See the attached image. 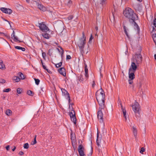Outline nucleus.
Instances as JSON below:
<instances>
[{"label":"nucleus","mask_w":156,"mask_h":156,"mask_svg":"<svg viewBox=\"0 0 156 156\" xmlns=\"http://www.w3.org/2000/svg\"><path fill=\"white\" fill-rule=\"evenodd\" d=\"M124 16L129 20V22L134 24L137 27L138 30H139V27L135 22L137 20L138 17L136 14L134 12L133 10L129 8H126L123 12Z\"/></svg>","instance_id":"obj_1"},{"label":"nucleus","mask_w":156,"mask_h":156,"mask_svg":"<svg viewBox=\"0 0 156 156\" xmlns=\"http://www.w3.org/2000/svg\"><path fill=\"white\" fill-rule=\"evenodd\" d=\"M96 97L100 106V108H105V95L104 91L101 88L96 93Z\"/></svg>","instance_id":"obj_2"},{"label":"nucleus","mask_w":156,"mask_h":156,"mask_svg":"<svg viewBox=\"0 0 156 156\" xmlns=\"http://www.w3.org/2000/svg\"><path fill=\"white\" fill-rule=\"evenodd\" d=\"M82 37L80 39L77 45L79 48L80 52L82 54H83L84 53L83 48L86 43V37L83 32L82 33Z\"/></svg>","instance_id":"obj_3"},{"label":"nucleus","mask_w":156,"mask_h":156,"mask_svg":"<svg viewBox=\"0 0 156 156\" xmlns=\"http://www.w3.org/2000/svg\"><path fill=\"white\" fill-rule=\"evenodd\" d=\"M141 48L139 47L138 51L136 53L134 56L136 58V61L137 64H140L142 62V57L141 54Z\"/></svg>","instance_id":"obj_4"},{"label":"nucleus","mask_w":156,"mask_h":156,"mask_svg":"<svg viewBox=\"0 0 156 156\" xmlns=\"http://www.w3.org/2000/svg\"><path fill=\"white\" fill-rule=\"evenodd\" d=\"M131 106H132L133 110L136 114V116H140V107L139 103L137 102H135L133 105H131Z\"/></svg>","instance_id":"obj_5"},{"label":"nucleus","mask_w":156,"mask_h":156,"mask_svg":"<svg viewBox=\"0 0 156 156\" xmlns=\"http://www.w3.org/2000/svg\"><path fill=\"white\" fill-rule=\"evenodd\" d=\"M108 3L107 0H100L99 2L95 3V5L98 7L102 8L105 7Z\"/></svg>","instance_id":"obj_6"},{"label":"nucleus","mask_w":156,"mask_h":156,"mask_svg":"<svg viewBox=\"0 0 156 156\" xmlns=\"http://www.w3.org/2000/svg\"><path fill=\"white\" fill-rule=\"evenodd\" d=\"M39 28L42 32H47L49 30L48 27L46 26L45 24H44L43 22L39 23Z\"/></svg>","instance_id":"obj_7"},{"label":"nucleus","mask_w":156,"mask_h":156,"mask_svg":"<svg viewBox=\"0 0 156 156\" xmlns=\"http://www.w3.org/2000/svg\"><path fill=\"white\" fill-rule=\"evenodd\" d=\"M100 110L98 111L97 113L98 118L99 119H100V122L101 123H103V114L101 111V108H99Z\"/></svg>","instance_id":"obj_8"},{"label":"nucleus","mask_w":156,"mask_h":156,"mask_svg":"<svg viewBox=\"0 0 156 156\" xmlns=\"http://www.w3.org/2000/svg\"><path fill=\"white\" fill-rule=\"evenodd\" d=\"M84 148L82 144H81L78 147V151L80 156H82L83 155H85L84 152Z\"/></svg>","instance_id":"obj_9"},{"label":"nucleus","mask_w":156,"mask_h":156,"mask_svg":"<svg viewBox=\"0 0 156 156\" xmlns=\"http://www.w3.org/2000/svg\"><path fill=\"white\" fill-rule=\"evenodd\" d=\"M61 91L63 95L67 96V98H66L67 99H68L69 103L70 104V99L69 93L65 89L63 88L61 89Z\"/></svg>","instance_id":"obj_10"},{"label":"nucleus","mask_w":156,"mask_h":156,"mask_svg":"<svg viewBox=\"0 0 156 156\" xmlns=\"http://www.w3.org/2000/svg\"><path fill=\"white\" fill-rule=\"evenodd\" d=\"M1 10L3 13L10 14L12 12V11L10 9L2 7L0 8Z\"/></svg>","instance_id":"obj_11"},{"label":"nucleus","mask_w":156,"mask_h":156,"mask_svg":"<svg viewBox=\"0 0 156 156\" xmlns=\"http://www.w3.org/2000/svg\"><path fill=\"white\" fill-rule=\"evenodd\" d=\"M137 68V66L134 62H132L131 65L129 69V71L135 72Z\"/></svg>","instance_id":"obj_12"},{"label":"nucleus","mask_w":156,"mask_h":156,"mask_svg":"<svg viewBox=\"0 0 156 156\" xmlns=\"http://www.w3.org/2000/svg\"><path fill=\"white\" fill-rule=\"evenodd\" d=\"M65 70V69L64 67L58 69L59 73L64 76H66V75Z\"/></svg>","instance_id":"obj_13"},{"label":"nucleus","mask_w":156,"mask_h":156,"mask_svg":"<svg viewBox=\"0 0 156 156\" xmlns=\"http://www.w3.org/2000/svg\"><path fill=\"white\" fill-rule=\"evenodd\" d=\"M37 6L41 10L43 11H45L46 10V8L42 5L39 3H37Z\"/></svg>","instance_id":"obj_14"},{"label":"nucleus","mask_w":156,"mask_h":156,"mask_svg":"<svg viewBox=\"0 0 156 156\" xmlns=\"http://www.w3.org/2000/svg\"><path fill=\"white\" fill-rule=\"evenodd\" d=\"M135 72L134 71H129V77L130 79L133 80L135 78Z\"/></svg>","instance_id":"obj_15"},{"label":"nucleus","mask_w":156,"mask_h":156,"mask_svg":"<svg viewBox=\"0 0 156 156\" xmlns=\"http://www.w3.org/2000/svg\"><path fill=\"white\" fill-rule=\"evenodd\" d=\"M121 110L122 111L123 113V114L124 116L125 117V121H126L127 120L126 115V111L125 108H124L123 107L121 104H120Z\"/></svg>","instance_id":"obj_16"},{"label":"nucleus","mask_w":156,"mask_h":156,"mask_svg":"<svg viewBox=\"0 0 156 156\" xmlns=\"http://www.w3.org/2000/svg\"><path fill=\"white\" fill-rule=\"evenodd\" d=\"M12 38H13L14 41L16 42H17L19 41V42H21V41H19L18 39V38L15 35V32L14 30L13 31L12 33Z\"/></svg>","instance_id":"obj_17"},{"label":"nucleus","mask_w":156,"mask_h":156,"mask_svg":"<svg viewBox=\"0 0 156 156\" xmlns=\"http://www.w3.org/2000/svg\"><path fill=\"white\" fill-rule=\"evenodd\" d=\"M133 129L132 131L134 135V136L136 139V138L137 137V130L136 129V127L133 126L132 127Z\"/></svg>","instance_id":"obj_18"},{"label":"nucleus","mask_w":156,"mask_h":156,"mask_svg":"<svg viewBox=\"0 0 156 156\" xmlns=\"http://www.w3.org/2000/svg\"><path fill=\"white\" fill-rule=\"evenodd\" d=\"M123 25V30H124V32L127 37L129 39L130 38V37L128 35V33L127 32V31H128V29L125 26L124 24Z\"/></svg>","instance_id":"obj_19"},{"label":"nucleus","mask_w":156,"mask_h":156,"mask_svg":"<svg viewBox=\"0 0 156 156\" xmlns=\"http://www.w3.org/2000/svg\"><path fill=\"white\" fill-rule=\"evenodd\" d=\"M0 69L4 70L5 69V66L2 60L0 59Z\"/></svg>","instance_id":"obj_20"},{"label":"nucleus","mask_w":156,"mask_h":156,"mask_svg":"<svg viewBox=\"0 0 156 156\" xmlns=\"http://www.w3.org/2000/svg\"><path fill=\"white\" fill-rule=\"evenodd\" d=\"M42 35L44 38L47 39H49L50 37V35L46 33H43Z\"/></svg>","instance_id":"obj_21"},{"label":"nucleus","mask_w":156,"mask_h":156,"mask_svg":"<svg viewBox=\"0 0 156 156\" xmlns=\"http://www.w3.org/2000/svg\"><path fill=\"white\" fill-rule=\"evenodd\" d=\"M13 80L15 81V82H18L20 81V79L18 77L14 76L13 77Z\"/></svg>","instance_id":"obj_22"},{"label":"nucleus","mask_w":156,"mask_h":156,"mask_svg":"<svg viewBox=\"0 0 156 156\" xmlns=\"http://www.w3.org/2000/svg\"><path fill=\"white\" fill-rule=\"evenodd\" d=\"M70 118L72 121L75 124H76V116H74L71 117Z\"/></svg>","instance_id":"obj_23"},{"label":"nucleus","mask_w":156,"mask_h":156,"mask_svg":"<svg viewBox=\"0 0 156 156\" xmlns=\"http://www.w3.org/2000/svg\"><path fill=\"white\" fill-rule=\"evenodd\" d=\"M69 115L70 117L75 116V113L74 111L73 110H72L71 112L69 113Z\"/></svg>","instance_id":"obj_24"},{"label":"nucleus","mask_w":156,"mask_h":156,"mask_svg":"<svg viewBox=\"0 0 156 156\" xmlns=\"http://www.w3.org/2000/svg\"><path fill=\"white\" fill-rule=\"evenodd\" d=\"M15 47L16 49L18 50H21L23 51H24L25 50V48H23L20 46H16Z\"/></svg>","instance_id":"obj_25"},{"label":"nucleus","mask_w":156,"mask_h":156,"mask_svg":"<svg viewBox=\"0 0 156 156\" xmlns=\"http://www.w3.org/2000/svg\"><path fill=\"white\" fill-rule=\"evenodd\" d=\"M18 75L20 77V79L23 80L25 78L23 74L21 72H19Z\"/></svg>","instance_id":"obj_26"},{"label":"nucleus","mask_w":156,"mask_h":156,"mask_svg":"<svg viewBox=\"0 0 156 156\" xmlns=\"http://www.w3.org/2000/svg\"><path fill=\"white\" fill-rule=\"evenodd\" d=\"M85 77L87 78L88 77V69L87 68H85Z\"/></svg>","instance_id":"obj_27"},{"label":"nucleus","mask_w":156,"mask_h":156,"mask_svg":"<svg viewBox=\"0 0 156 156\" xmlns=\"http://www.w3.org/2000/svg\"><path fill=\"white\" fill-rule=\"evenodd\" d=\"M11 113L12 111L9 109L7 110L5 112L6 114L8 116H10L11 115Z\"/></svg>","instance_id":"obj_28"},{"label":"nucleus","mask_w":156,"mask_h":156,"mask_svg":"<svg viewBox=\"0 0 156 156\" xmlns=\"http://www.w3.org/2000/svg\"><path fill=\"white\" fill-rule=\"evenodd\" d=\"M75 136L74 134L71 133V139L72 140H74L75 139Z\"/></svg>","instance_id":"obj_29"},{"label":"nucleus","mask_w":156,"mask_h":156,"mask_svg":"<svg viewBox=\"0 0 156 156\" xmlns=\"http://www.w3.org/2000/svg\"><path fill=\"white\" fill-rule=\"evenodd\" d=\"M62 65V62H60L59 63L56 64L55 66L56 68L60 67Z\"/></svg>","instance_id":"obj_30"},{"label":"nucleus","mask_w":156,"mask_h":156,"mask_svg":"<svg viewBox=\"0 0 156 156\" xmlns=\"http://www.w3.org/2000/svg\"><path fill=\"white\" fill-rule=\"evenodd\" d=\"M34 80L35 81V83L36 85H38L40 83V81L39 79L36 78H34Z\"/></svg>","instance_id":"obj_31"},{"label":"nucleus","mask_w":156,"mask_h":156,"mask_svg":"<svg viewBox=\"0 0 156 156\" xmlns=\"http://www.w3.org/2000/svg\"><path fill=\"white\" fill-rule=\"evenodd\" d=\"M152 37L153 41L156 45V34H155L154 35V34H153Z\"/></svg>","instance_id":"obj_32"},{"label":"nucleus","mask_w":156,"mask_h":156,"mask_svg":"<svg viewBox=\"0 0 156 156\" xmlns=\"http://www.w3.org/2000/svg\"><path fill=\"white\" fill-rule=\"evenodd\" d=\"M29 145L28 143L25 144L23 145V147L25 149H28L29 148Z\"/></svg>","instance_id":"obj_33"},{"label":"nucleus","mask_w":156,"mask_h":156,"mask_svg":"<svg viewBox=\"0 0 156 156\" xmlns=\"http://www.w3.org/2000/svg\"><path fill=\"white\" fill-rule=\"evenodd\" d=\"M52 50L51 49H49L48 50V54L50 56H51L52 55Z\"/></svg>","instance_id":"obj_34"},{"label":"nucleus","mask_w":156,"mask_h":156,"mask_svg":"<svg viewBox=\"0 0 156 156\" xmlns=\"http://www.w3.org/2000/svg\"><path fill=\"white\" fill-rule=\"evenodd\" d=\"M11 90V89L10 88H7L6 89H5L3 90V92H8L9 91H10Z\"/></svg>","instance_id":"obj_35"},{"label":"nucleus","mask_w":156,"mask_h":156,"mask_svg":"<svg viewBox=\"0 0 156 156\" xmlns=\"http://www.w3.org/2000/svg\"><path fill=\"white\" fill-rule=\"evenodd\" d=\"M98 136H99L98 133L97 134V140H96V142H97V145L98 146H99L100 145L99 142V140H98Z\"/></svg>","instance_id":"obj_36"},{"label":"nucleus","mask_w":156,"mask_h":156,"mask_svg":"<svg viewBox=\"0 0 156 156\" xmlns=\"http://www.w3.org/2000/svg\"><path fill=\"white\" fill-rule=\"evenodd\" d=\"M78 79L80 81H83V76L81 75L79 76Z\"/></svg>","instance_id":"obj_37"},{"label":"nucleus","mask_w":156,"mask_h":156,"mask_svg":"<svg viewBox=\"0 0 156 156\" xmlns=\"http://www.w3.org/2000/svg\"><path fill=\"white\" fill-rule=\"evenodd\" d=\"M22 89L20 88H19L17 89V92L18 94H20L22 92Z\"/></svg>","instance_id":"obj_38"},{"label":"nucleus","mask_w":156,"mask_h":156,"mask_svg":"<svg viewBox=\"0 0 156 156\" xmlns=\"http://www.w3.org/2000/svg\"><path fill=\"white\" fill-rule=\"evenodd\" d=\"M1 34H4V36H5L7 38H8L9 39H10V36H9V35H8L7 34H5L3 33H1Z\"/></svg>","instance_id":"obj_39"},{"label":"nucleus","mask_w":156,"mask_h":156,"mask_svg":"<svg viewBox=\"0 0 156 156\" xmlns=\"http://www.w3.org/2000/svg\"><path fill=\"white\" fill-rule=\"evenodd\" d=\"M42 56L43 57V58L44 59H45V56L46 55V53L44 52H42Z\"/></svg>","instance_id":"obj_40"},{"label":"nucleus","mask_w":156,"mask_h":156,"mask_svg":"<svg viewBox=\"0 0 156 156\" xmlns=\"http://www.w3.org/2000/svg\"><path fill=\"white\" fill-rule=\"evenodd\" d=\"M32 93H33V92L30 90H28L27 91V93L29 95L33 96V95H32Z\"/></svg>","instance_id":"obj_41"},{"label":"nucleus","mask_w":156,"mask_h":156,"mask_svg":"<svg viewBox=\"0 0 156 156\" xmlns=\"http://www.w3.org/2000/svg\"><path fill=\"white\" fill-rule=\"evenodd\" d=\"M37 136L35 135V137L34 138V140L33 141V143L32 144V145H34L35 144L37 143V141L36 140V137Z\"/></svg>","instance_id":"obj_42"},{"label":"nucleus","mask_w":156,"mask_h":156,"mask_svg":"<svg viewBox=\"0 0 156 156\" xmlns=\"http://www.w3.org/2000/svg\"><path fill=\"white\" fill-rule=\"evenodd\" d=\"M5 80L3 79H0V83H5Z\"/></svg>","instance_id":"obj_43"},{"label":"nucleus","mask_w":156,"mask_h":156,"mask_svg":"<svg viewBox=\"0 0 156 156\" xmlns=\"http://www.w3.org/2000/svg\"><path fill=\"white\" fill-rule=\"evenodd\" d=\"M144 151H145V149H144V148L143 147H142L140 149V153L141 154H142L143 153Z\"/></svg>","instance_id":"obj_44"},{"label":"nucleus","mask_w":156,"mask_h":156,"mask_svg":"<svg viewBox=\"0 0 156 156\" xmlns=\"http://www.w3.org/2000/svg\"><path fill=\"white\" fill-rule=\"evenodd\" d=\"M73 18V16L72 15H70L68 17V19L69 20H72Z\"/></svg>","instance_id":"obj_45"},{"label":"nucleus","mask_w":156,"mask_h":156,"mask_svg":"<svg viewBox=\"0 0 156 156\" xmlns=\"http://www.w3.org/2000/svg\"><path fill=\"white\" fill-rule=\"evenodd\" d=\"M133 80H132L131 79H130L128 81L129 83L130 84H131L133 83Z\"/></svg>","instance_id":"obj_46"},{"label":"nucleus","mask_w":156,"mask_h":156,"mask_svg":"<svg viewBox=\"0 0 156 156\" xmlns=\"http://www.w3.org/2000/svg\"><path fill=\"white\" fill-rule=\"evenodd\" d=\"M71 58V57L70 55H67L66 57V60L70 59Z\"/></svg>","instance_id":"obj_47"},{"label":"nucleus","mask_w":156,"mask_h":156,"mask_svg":"<svg viewBox=\"0 0 156 156\" xmlns=\"http://www.w3.org/2000/svg\"><path fill=\"white\" fill-rule=\"evenodd\" d=\"M153 25L155 27H156V19H155L154 21Z\"/></svg>","instance_id":"obj_48"},{"label":"nucleus","mask_w":156,"mask_h":156,"mask_svg":"<svg viewBox=\"0 0 156 156\" xmlns=\"http://www.w3.org/2000/svg\"><path fill=\"white\" fill-rule=\"evenodd\" d=\"M24 154V153L22 151H20L19 153V154L20 155H22Z\"/></svg>","instance_id":"obj_49"},{"label":"nucleus","mask_w":156,"mask_h":156,"mask_svg":"<svg viewBox=\"0 0 156 156\" xmlns=\"http://www.w3.org/2000/svg\"><path fill=\"white\" fill-rule=\"evenodd\" d=\"M2 19H3V20H5V21H7V22H8L9 23V25H10V26H11L10 24V22H9V21H8L7 20H6V19H4V18H2Z\"/></svg>","instance_id":"obj_50"},{"label":"nucleus","mask_w":156,"mask_h":156,"mask_svg":"<svg viewBox=\"0 0 156 156\" xmlns=\"http://www.w3.org/2000/svg\"><path fill=\"white\" fill-rule=\"evenodd\" d=\"M95 81H93V84H92V87H94L95 86Z\"/></svg>","instance_id":"obj_51"},{"label":"nucleus","mask_w":156,"mask_h":156,"mask_svg":"<svg viewBox=\"0 0 156 156\" xmlns=\"http://www.w3.org/2000/svg\"><path fill=\"white\" fill-rule=\"evenodd\" d=\"M93 38V37L92 35L91 34L90 37V38L89 40L92 41Z\"/></svg>","instance_id":"obj_52"},{"label":"nucleus","mask_w":156,"mask_h":156,"mask_svg":"<svg viewBox=\"0 0 156 156\" xmlns=\"http://www.w3.org/2000/svg\"><path fill=\"white\" fill-rule=\"evenodd\" d=\"M46 70H47V72L48 73H51V72L50 70L47 69Z\"/></svg>","instance_id":"obj_53"},{"label":"nucleus","mask_w":156,"mask_h":156,"mask_svg":"<svg viewBox=\"0 0 156 156\" xmlns=\"http://www.w3.org/2000/svg\"><path fill=\"white\" fill-rule=\"evenodd\" d=\"M6 149L7 150H8L9 149V145H8L6 147Z\"/></svg>","instance_id":"obj_54"},{"label":"nucleus","mask_w":156,"mask_h":156,"mask_svg":"<svg viewBox=\"0 0 156 156\" xmlns=\"http://www.w3.org/2000/svg\"><path fill=\"white\" fill-rule=\"evenodd\" d=\"M43 68L45 70H46L47 69L46 67V66L44 65H43Z\"/></svg>","instance_id":"obj_55"},{"label":"nucleus","mask_w":156,"mask_h":156,"mask_svg":"<svg viewBox=\"0 0 156 156\" xmlns=\"http://www.w3.org/2000/svg\"><path fill=\"white\" fill-rule=\"evenodd\" d=\"M16 147H14V148H13L12 149V151H15V150H16Z\"/></svg>","instance_id":"obj_56"},{"label":"nucleus","mask_w":156,"mask_h":156,"mask_svg":"<svg viewBox=\"0 0 156 156\" xmlns=\"http://www.w3.org/2000/svg\"><path fill=\"white\" fill-rule=\"evenodd\" d=\"M92 42V41L89 40V41H88V44H91Z\"/></svg>","instance_id":"obj_57"},{"label":"nucleus","mask_w":156,"mask_h":156,"mask_svg":"<svg viewBox=\"0 0 156 156\" xmlns=\"http://www.w3.org/2000/svg\"><path fill=\"white\" fill-rule=\"evenodd\" d=\"M69 109H72V110H73V108L72 107V108H71V107H70V104H69Z\"/></svg>","instance_id":"obj_58"},{"label":"nucleus","mask_w":156,"mask_h":156,"mask_svg":"<svg viewBox=\"0 0 156 156\" xmlns=\"http://www.w3.org/2000/svg\"><path fill=\"white\" fill-rule=\"evenodd\" d=\"M93 153V150H92V147H91V152L90 153V155H91Z\"/></svg>","instance_id":"obj_59"},{"label":"nucleus","mask_w":156,"mask_h":156,"mask_svg":"<svg viewBox=\"0 0 156 156\" xmlns=\"http://www.w3.org/2000/svg\"><path fill=\"white\" fill-rule=\"evenodd\" d=\"M26 2L28 3H29L30 2V0H26Z\"/></svg>","instance_id":"obj_60"},{"label":"nucleus","mask_w":156,"mask_h":156,"mask_svg":"<svg viewBox=\"0 0 156 156\" xmlns=\"http://www.w3.org/2000/svg\"><path fill=\"white\" fill-rule=\"evenodd\" d=\"M68 3L69 4H71L72 3V1H69L68 2Z\"/></svg>","instance_id":"obj_61"},{"label":"nucleus","mask_w":156,"mask_h":156,"mask_svg":"<svg viewBox=\"0 0 156 156\" xmlns=\"http://www.w3.org/2000/svg\"><path fill=\"white\" fill-rule=\"evenodd\" d=\"M154 57L155 59L156 60V54L154 55Z\"/></svg>","instance_id":"obj_62"},{"label":"nucleus","mask_w":156,"mask_h":156,"mask_svg":"<svg viewBox=\"0 0 156 156\" xmlns=\"http://www.w3.org/2000/svg\"><path fill=\"white\" fill-rule=\"evenodd\" d=\"M137 1L140 2H142V0H137Z\"/></svg>","instance_id":"obj_63"},{"label":"nucleus","mask_w":156,"mask_h":156,"mask_svg":"<svg viewBox=\"0 0 156 156\" xmlns=\"http://www.w3.org/2000/svg\"><path fill=\"white\" fill-rule=\"evenodd\" d=\"M85 68H87V66L86 64L85 65Z\"/></svg>","instance_id":"obj_64"}]
</instances>
